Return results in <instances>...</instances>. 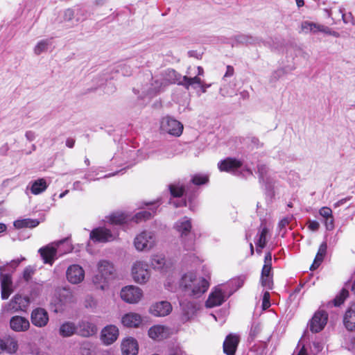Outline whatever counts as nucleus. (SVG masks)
I'll list each match as a JSON object with an SVG mask.
<instances>
[{
	"mask_svg": "<svg viewBox=\"0 0 355 355\" xmlns=\"http://www.w3.org/2000/svg\"><path fill=\"white\" fill-rule=\"evenodd\" d=\"M209 286V284L203 277H197L193 272H188L182 275L180 280V288L186 294L198 297L205 293Z\"/></svg>",
	"mask_w": 355,
	"mask_h": 355,
	"instance_id": "obj_1",
	"label": "nucleus"
},
{
	"mask_svg": "<svg viewBox=\"0 0 355 355\" xmlns=\"http://www.w3.org/2000/svg\"><path fill=\"white\" fill-rule=\"evenodd\" d=\"M114 275L115 268L111 261L106 259L99 260L96 263V271L92 277V283L96 288L104 291L108 288Z\"/></svg>",
	"mask_w": 355,
	"mask_h": 355,
	"instance_id": "obj_2",
	"label": "nucleus"
},
{
	"mask_svg": "<svg viewBox=\"0 0 355 355\" xmlns=\"http://www.w3.org/2000/svg\"><path fill=\"white\" fill-rule=\"evenodd\" d=\"M174 229L179 233L181 245L185 251H193L196 248V235L191 232V218L185 216L174 224Z\"/></svg>",
	"mask_w": 355,
	"mask_h": 355,
	"instance_id": "obj_3",
	"label": "nucleus"
},
{
	"mask_svg": "<svg viewBox=\"0 0 355 355\" xmlns=\"http://www.w3.org/2000/svg\"><path fill=\"white\" fill-rule=\"evenodd\" d=\"M72 250L71 245L67 239L55 241L41 248L39 252L44 261V263L52 265L57 259V253L61 254L69 252Z\"/></svg>",
	"mask_w": 355,
	"mask_h": 355,
	"instance_id": "obj_4",
	"label": "nucleus"
},
{
	"mask_svg": "<svg viewBox=\"0 0 355 355\" xmlns=\"http://www.w3.org/2000/svg\"><path fill=\"white\" fill-rule=\"evenodd\" d=\"M25 259L24 257L20 259L12 260L10 263H7L6 265L0 266V282H1V298L6 300L9 297L12 292V282L11 276L9 274L5 273L8 267L15 270L21 261Z\"/></svg>",
	"mask_w": 355,
	"mask_h": 355,
	"instance_id": "obj_5",
	"label": "nucleus"
},
{
	"mask_svg": "<svg viewBox=\"0 0 355 355\" xmlns=\"http://www.w3.org/2000/svg\"><path fill=\"white\" fill-rule=\"evenodd\" d=\"M155 234L152 231L144 230L136 235L134 239V246L137 251L147 252L156 245Z\"/></svg>",
	"mask_w": 355,
	"mask_h": 355,
	"instance_id": "obj_6",
	"label": "nucleus"
},
{
	"mask_svg": "<svg viewBox=\"0 0 355 355\" xmlns=\"http://www.w3.org/2000/svg\"><path fill=\"white\" fill-rule=\"evenodd\" d=\"M182 77L183 76L178 73L175 70L167 69L164 74H163L162 78L155 80L153 88L148 91V95L152 96L156 94L168 84L177 83L178 85H180L179 82L182 80Z\"/></svg>",
	"mask_w": 355,
	"mask_h": 355,
	"instance_id": "obj_7",
	"label": "nucleus"
},
{
	"mask_svg": "<svg viewBox=\"0 0 355 355\" xmlns=\"http://www.w3.org/2000/svg\"><path fill=\"white\" fill-rule=\"evenodd\" d=\"M131 275L136 283L139 284L147 283L150 278L148 263L143 261H135L132 266Z\"/></svg>",
	"mask_w": 355,
	"mask_h": 355,
	"instance_id": "obj_8",
	"label": "nucleus"
},
{
	"mask_svg": "<svg viewBox=\"0 0 355 355\" xmlns=\"http://www.w3.org/2000/svg\"><path fill=\"white\" fill-rule=\"evenodd\" d=\"M183 125L171 116H166L160 121V129L163 132L174 137H180L183 132Z\"/></svg>",
	"mask_w": 355,
	"mask_h": 355,
	"instance_id": "obj_9",
	"label": "nucleus"
},
{
	"mask_svg": "<svg viewBox=\"0 0 355 355\" xmlns=\"http://www.w3.org/2000/svg\"><path fill=\"white\" fill-rule=\"evenodd\" d=\"M120 297L128 304H137L143 297V291L136 286H126L121 288Z\"/></svg>",
	"mask_w": 355,
	"mask_h": 355,
	"instance_id": "obj_10",
	"label": "nucleus"
},
{
	"mask_svg": "<svg viewBox=\"0 0 355 355\" xmlns=\"http://www.w3.org/2000/svg\"><path fill=\"white\" fill-rule=\"evenodd\" d=\"M30 304V300L26 296L15 295L4 306L3 311L15 313L19 311H25Z\"/></svg>",
	"mask_w": 355,
	"mask_h": 355,
	"instance_id": "obj_11",
	"label": "nucleus"
},
{
	"mask_svg": "<svg viewBox=\"0 0 355 355\" xmlns=\"http://www.w3.org/2000/svg\"><path fill=\"white\" fill-rule=\"evenodd\" d=\"M98 331L97 325L91 317L82 319L77 324V334L85 338L95 335Z\"/></svg>",
	"mask_w": 355,
	"mask_h": 355,
	"instance_id": "obj_12",
	"label": "nucleus"
},
{
	"mask_svg": "<svg viewBox=\"0 0 355 355\" xmlns=\"http://www.w3.org/2000/svg\"><path fill=\"white\" fill-rule=\"evenodd\" d=\"M230 295L227 294L225 286L216 288L212 291L206 302V306L209 308L220 306Z\"/></svg>",
	"mask_w": 355,
	"mask_h": 355,
	"instance_id": "obj_13",
	"label": "nucleus"
},
{
	"mask_svg": "<svg viewBox=\"0 0 355 355\" xmlns=\"http://www.w3.org/2000/svg\"><path fill=\"white\" fill-rule=\"evenodd\" d=\"M119 336V328L113 324L105 326L101 331L100 338L105 345L113 344Z\"/></svg>",
	"mask_w": 355,
	"mask_h": 355,
	"instance_id": "obj_14",
	"label": "nucleus"
},
{
	"mask_svg": "<svg viewBox=\"0 0 355 355\" xmlns=\"http://www.w3.org/2000/svg\"><path fill=\"white\" fill-rule=\"evenodd\" d=\"M327 320L328 314L326 311L322 310L316 311L310 322V330L314 333L320 332L324 329Z\"/></svg>",
	"mask_w": 355,
	"mask_h": 355,
	"instance_id": "obj_15",
	"label": "nucleus"
},
{
	"mask_svg": "<svg viewBox=\"0 0 355 355\" xmlns=\"http://www.w3.org/2000/svg\"><path fill=\"white\" fill-rule=\"evenodd\" d=\"M116 235L112 234L108 229L98 227L93 230L89 234V238L94 242H108L116 239Z\"/></svg>",
	"mask_w": 355,
	"mask_h": 355,
	"instance_id": "obj_16",
	"label": "nucleus"
},
{
	"mask_svg": "<svg viewBox=\"0 0 355 355\" xmlns=\"http://www.w3.org/2000/svg\"><path fill=\"white\" fill-rule=\"evenodd\" d=\"M66 276L70 283L77 284L83 281L85 278V270L80 266L73 264L68 267Z\"/></svg>",
	"mask_w": 355,
	"mask_h": 355,
	"instance_id": "obj_17",
	"label": "nucleus"
},
{
	"mask_svg": "<svg viewBox=\"0 0 355 355\" xmlns=\"http://www.w3.org/2000/svg\"><path fill=\"white\" fill-rule=\"evenodd\" d=\"M148 311L155 317H164L172 311V306L168 301L157 302L151 304Z\"/></svg>",
	"mask_w": 355,
	"mask_h": 355,
	"instance_id": "obj_18",
	"label": "nucleus"
},
{
	"mask_svg": "<svg viewBox=\"0 0 355 355\" xmlns=\"http://www.w3.org/2000/svg\"><path fill=\"white\" fill-rule=\"evenodd\" d=\"M73 300V295L70 290L66 288H58L55 291L53 303L60 309L62 305L69 303Z\"/></svg>",
	"mask_w": 355,
	"mask_h": 355,
	"instance_id": "obj_19",
	"label": "nucleus"
},
{
	"mask_svg": "<svg viewBox=\"0 0 355 355\" xmlns=\"http://www.w3.org/2000/svg\"><path fill=\"white\" fill-rule=\"evenodd\" d=\"M122 355H137L139 345L137 340L132 337L123 338L121 343Z\"/></svg>",
	"mask_w": 355,
	"mask_h": 355,
	"instance_id": "obj_20",
	"label": "nucleus"
},
{
	"mask_svg": "<svg viewBox=\"0 0 355 355\" xmlns=\"http://www.w3.org/2000/svg\"><path fill=\"white\" fill-rule=\"evenodd\" d=\"M171 334V329L164 325L157 324L151 327L148 332V336L155 340L167 338Z\"/></svg>",
	"mask_w": 355,
	"mask_h": 355,
	"instance_id": "obj_21",
	"label": "nucleus"
},
{
	"mask_svg": "<svg viewBox=\"0 0 355 355\" xmlns=\"http://www.w3.org/2000/svg\"><path fill=\"white\" fill-rule=\"evenodd\" d=\"M31 322L33 325L38 327H45L49 322V315L46 311L42 308H37L32 311Z\"/></svg>",
	"mask_w": 355,
	"mask_h": 355,
	"instance_id": "obj_22",
	"label": "nucleus"
},
{
	"mask_svg": "<svg viewBox=\"0 0 355 355\" xmlns=\"http://www.w3.org/2000/svg\"><path fill=\"white\" fill-rule=\"evenodd\" d=\"M242 166V163L236 159L227 158L218 164L220 171L236 173Z\"/></svg>",
	"mask_w": 355,
	"mask_h": 355,
	"instance_id": "obj_23",
	"label": "nucleus"
},
{
	"mask_svg": "<svg viewBox=\"0 0 355 355\" xmlns=\"http://www.w3.org/2000/svg\"><path fill=\"white\" fill-rule=\"evenodd\" d=\"M146 205L149 206L148 211H141L135 214L130 220H134L135 223H140L144 220L150 219L154 214L159 207V204L157 202H147Z\"/></svg>",
	"mask_w": 355,
	"mask_h": 355,
	"instance_id": "obj_24",
	"label": "nucleus"
},
{
	"mask_svg": "<svg viewBox=\"0 0 355 355\" xmlns=\"http://www.w3.org/2000/svg\"><path fill=\"white\" fill-rule=\"evenodd\" d=\"M180 304L182 311V320L184 321H188L193 318L198 309V304L193 302L180 301Z\"/></svg>",
	"mask_w": 355,
	"mask_h": 355,
	"instance_id": "obj_25",
	"label": "nucleus"
},
{
	"mask_svg": "<svg viewBox=\"0 0 355 355\" xmlns=\"http://www.w3.org/2000/svg\"><path fill=\"white\" fill-rule=\"evenodd\" d=\"M18 349L17 340L10 336L0 338V354L6 352L10 354H15Z\"/></svg>",
	"mask_w": 355,
	"mask_h": 355,
	"instance_id": "obj_26",
	"label": "nucleus"
},
{
	"mask_svg": "<svg viewBox=\"0 0 355 355\" xmlns=\"http://www.w3.org/2000/svg\"><path fill=\"white\" fill-rule=\"evenodd\" d=\"M142 322V317L140 314L130 312L121 318V323L126 327H139Z\"/></svg>",
	"mask_w": 355,
	"mask_h": 355,
	"instance_id": "obj_27",
	"label": "nucleus"
},
{
	"mask_svg": "<svg viewBox=\"0 0 355 355\" xmlns=\"http://www.w3.org/2000/svg\"><path fill=\"white\" fill-rule=\"evenodd\" d=\"M10 328L17 332L26 331L30 327L29 321L22 316H14L10 320Z\"/></svg>",
	"mask_w": 355,
	"mask_h": 355,
	"instance_id": "obj_28",
	"label": "nucleus"
},
{
	"mask_svg": "<svg viewBox=\"0 0 355 355\" xmlns=\"http://www.w3.org/2000/svg\"><path fill=\"white\" fill-rule=\"evenodd\" d=\"M343 324L348 331H355V302L352 304L345 311Z\"/></svg>",
	"mask_w": 355,
	"mask_h": 355,
	"instance_id": "obj_29",
	"label": "nucleus"
},
{
	"mask_svg": "<svg viewBox=\"0 0 355 355\" xmlns=\"http://www.w3.org/2000/svg\"><path fill=\"white\" fill-rule=\"evenodd\" d=\"M239 338L236 334L228 335L223 343V351L227 355H234Z\"/></svg>",
	"mask_w": 355,
	"mask_h": 355,
	"instance_id": "obj_30",
	"label": "nucleus"
},
{
	"mask_svg": "<svg viewBox=\"0 0 355 355\" xmlns=\"http://www.w3.org/2000/svg\"><path fill=\"white\" fill-rule=\"evenodd\" d=\"M49 186L46 179L39 178L29 182L27 189H30L33 195H39L45 191Z\"/></svg>",
	"mask_w": 355,
	"mask_h": 355,
	"instance_id": "obj_31",
	"label": "nucleus"
},
{
	"mask_svg": "<svg viewBox=\"0 0 355 355\" xmlns=\"http://www.w3.org/2000/svg\"><path fill=\"white\" fill-rule=\"evenodd\" d=\"M320 24L311 21H302L300 27V33L303 34H317L319 33Z\"/></svg>",
	"mask_w": 355,
	"mask_h": 355,
	"instance_id": "obj_32",
	"label": "nucleus"
},
{
	"mask_svg": "<svg viewBox=\"0 0 355 355\" xmlns=\"http://www.w3.org/2000/svg\"><path fill=\"white\" fill-rule=\"evenodd\" d=\"M202 82L203 80L201 78L198 76H194L193 77L184 76L182 77V80L179 83H180V85H182L186 89H189V87L196 89L197 86L200 87V85L202 84Z\"/></svg>",
	"mask_w": 355,
	"mask_h": 355,
	"instance_id": "obj_33",
	"label": "nucleus"
},
{
	"mask_svg": "<svg viewBox=\"0 0 355 355\" xmlns=\"http://www.w3.org/2000/svg\"><path fill=\"white\" fill-rule=\"evenodd\" d=\"M40 223V221L37 219L24 218L16 220L14 221L13 225L17 229L34 228L36 227Z\"/></svg>",
	"mask_w": 355,
	"mask_h": 355,
	"instance_id": "obj_34",
	"label": "nucleus"
},
{
	"mask_svg": "<svg viewBox=\"0 0 355 355\" xmlns=\"http://www.w3.org/2000/svg\"><path fill=\"white\" fill-rule=\"evenodd\" d=\"M245 280V275H241L230 280L227 284L224 286L225 289L227 287L231 288V291L229 292L228 295H232L234 292L242 287Z\"/></svg>",
	"mask_w": 355,
	"mask_h": 355,
	"instance_id": "obj_35",
	"label": "nucleus"
},
{
	"mask_svg": "<svg viewBox=\"0 0 355 355\" xmlns=\"http://www.w3.org/2000/svg\"><path fill=\"white\" fill-rule=\"evenodd\" d=\"M59 333L62 337H69L74 334H77V325L71 322H66L60 326Z\"/></svg>",
	"mask_w": 355,
	"mask_h": 355,
	"instance_id": "obj_36",
	"label": "nucleus"
},
{
	"mask_svg": "<svg viewBox=\"0 0 355 355\" xmlns=\"http://www.w3.org/2000/svg\"><path fill=\"white\" fill-rule=\"evenodd\" d=\"M268 230L267 227H261L255 239L257 252L259 254L261 252V249H263L266 244V235L268 234Z\"/></svg>",
	"mask_w": 355,
	"mask_h": 355,
	"instance_id": "obj_37",
	"label": "nucleus"
},
{
	"mask_svg": "<svg viewBox=\"0 0 355 355\" xmlns=\"http://www.w3.org/2000/svg\"><path fill=\"white\" fill-rule=\"evenodd\" d=\"M177 273L175 272L169 274L164 282V287L172 292L177 291L180 288V282H178Z\"/></svg>",
	"mask_w": 355,
	"mask_h": 355,
	"instance_id": "obj_38",
	"label": "nucleus"
},
{
	"mask_svg": "<svg viewBox=\"0 0 355 355\" xmlns=\"http://www.w3.org/2000/svg\"><path fill=\"white\" fill-rule=\"evenodd\" d=\"M130 220V216L123 212H115L109 216V222L113 225H121Z\"/></svg>",
	"mask_w": 355,
	"mask_h": 355,
	"instance_id": "obj_39",
	"label": "nucleus"
},
{
	"mask_svg": "<svg viewBox=\"0 0 355 355\" xmlns=\"http://www.w3.org/2000/svg\"><path fill=\"white\" fill-rule=\"evenodd\" d=\"M327 245L326 242H323L319 247L318 253L315 257L314 261L311 266V270L316 269L322 262L326 254Z\"/></svg>",
	"mask_w": 355,
	"mask_h": 355,
	"instance_id": "obj_40",
	"label": "nucleus"
},
{
	"mask_svg": "<svg viewBox=\"0 0 355 355\" xmlns=\"http://www.w3.org/2000/svg\"><path fill=\"white\" fill-rule=\"evenodd\" d=\"M261 276H272V254L268 252L264 257V264L262 268Z\"/></svg>",
	"mask_w": 355,
	"mask_h": 355,
	"instance_id": "obj_41",
	"label": "nucleus"
},
{
	"mask_svg": "<svg viewBox=\"0 0 355 355\" xmlns=\"http://www.w3.org/2000/svg\"><path fill=\"white\" fill-rule=\"evenodd\" d=\"M165 263V257L163 254H154L151 257L150 266L155 270H162Z\"/></svg>",
	"mask_w": 355,
	"mask_h": 355,
	"instance_id": "obj_42",
	"label": "nucleus"
},
{
	"mask_svg": "<svg viewBox=\"0 0 355 355\" xmlns=\"http://www.w3.org/2000/svg\"><path fill=\"white\" fill-rule=\"evenodd\" d=\"M75 13L74 8L65 9L61 13V22H70L72 25H74Z\"/></svg>",
	"mask_w": 355,
	"mask_h": 355,
	"instance_id": "obj_43",
	"label": "nucleus"
},
{
	"mask_svg": "<svg viewBox=\"0 0 355 355\" xmlns=\"http://www.w3.org/2000/svg\"><path fill=\"white\" fill-rule=\"evenodd\" d=\"M51 44L50 40H42L37 42L34 48V52L37 55H40L42 53L46 51Z\"/></svg>",
	"mask_w": 355,
	"mask_h": 355,
	"instance_id": "obj_44",
	"label": "nucleus"
},
{
	"mask_svg": "<svg viewBox=\"0 0 355 355\" xmlns=\"http://www.w3.org/2000/svg\"><path fill=\"white\" fill-rule=\"evenodd\" d=\"M75 10V22L78 23L85 20L87 17V11L83 8H76Z\"/></svg>",
	"mask_w": 355,
	"mask_h": 355,
	"instance_id": "obj_45",
	"label": "nucleus"
},
{
	"mask_svg": "<svg viewBox=\"0 0 355 355\" xmlns=\"http://www.w3.org/2000/svg\"><path fill=\"white\" fill-rule=\"evenodd\" d=\"M349 292L346 289H343L339 295H338L334 300V304L336 306H338L342 304L348 297Z\"/></svg>",
	"mask_w": 355,
	"mask_h": 355,
	"instance_id": "obj_46",
	"label": "nucleus"
},
{
	"mask_svg": "<svg viewBox=\"0 0 355 355\" xmlns=\"http://www.w3.org/2000/svg\"><path fill=\"white\" fill-rule=\"evenodd\" d=\"M191 181L196 185L204 184L209 181V176L205 174H196L193 176Z\"/></svg>",
	"mask_w": 355,
	"mask_h": 355,
	"instance_id": "obj_47",
	"label": "nucleus"
},
{
	"mask_svg": "<svg viewBox=\"0 0 355 355\" xmlns=\"http://www.w3.org/2000/svg\"><path fill=\"white\" fill-rule=\"evenodd\" d=\"M170 191L172 196L180 197L184 193V189L182 185L171 184L170 186Z\"/></svg>",
	"mask_w": 355,
	"mask_h": 355,
	"instance_id": "obj_48",
	"label": "nucleus"
},
{
	"mask_svg": "<svg viewBox=\"0 0 355 355\" xmlns=\"http://www.w3.org/2000/svg\"><path fill=\"white\" fill-rule=\"evenodd\" d=\"M261 284L266 289L270 290L272 288L273 282L272 276H261Z\"/></svg>",
	"mask_w": 355,
	"mask_h": 355,
	"instance_id": "obj_49",
	"label": "nucleus"
},
{
	"mask_svg": "<svg viewBox=\"0 0 355 355\" xmlns=\"http://www.w3.org/2000/svg\"><path fill=\"white\" fill-rule=\"evenodd\" d=\"M319 33H322L326 35H332L336 37H338L340 36L338 32L333 31L331 28L322 24H320Z\"/></svg>",
	"mask_w": 355,
	"mask_h": 355,
	"instance_id": "obj_50",
	"label": "nucleus"
},
{
	"mask_svg": "<svg viewBox=\"0 0 355 355\" xmlns=\"http://www.w3.org/2000/svg\"><path fill=\"white\" fill-rule=\"evenodd\" d=\"M319 214L324 218H328L333 216L332 210L327 207H323L319 210Z\"/></svg>",
	"mask_w": 355,
	"mask_h": 355,
	"instance_id": "obj_51",
	"label": "nucleus"
},
{
	"mask_svg": "<svg viewBox=\"0 0 355 355\" xmlns=\"http://www.w3.org/2000/svg\"><path fill=\"white\" fill-rule=\"evenodd\" d=\"M270 293L268 291H266L263 293V299H262V309L263 310H266L268 309L270 306Z\"/></svg>",
	"mask_w": 355,
	"mask_h": 355,
	"instance_id": "obj_52",
	"label": "nucleus"
},
{
	"mask_svg": "<svg viewBox=\"0 0 355 355\" xmlns=\"http://www.w3.org/2000/svg\"><path fill=\"white\" fill-rule=\"evenodd\" d=\"M34 272L35 270L31 266H28L26 267L23 272V278L26 282L29 281L31 279L33 275L34 274Z\"/></svg>",
	"mask_w": 355,
	"mask_h": 355,
	"instance_id": "obj_53",
	"label": "nucleus"
},
{
	"mask_svg": "<svg viewBox=\"0 0 355 355\" xmlns=\"http://www.w3.org/2000/svg\"><path fill=\"white\" fill-rule=\"evenodd\" d=\"M324 223L327 230H329V231L332 230L334 228V216L324 219Z\"/></svg>",
	"mask_w": 355,
	"mask_h": 355,
	"instance_id": "obj_54",
	"label": "nucleus"
},
{
	"mask_svg": "<svg viewBox=\"0 0 355 355\" xmlns=\"http://www.w3.org/2000/svg\"><path fill=\"white\" fill-rule=\"evenodd\" d=\"M97 305L96 301L92 297H87L85 300V306L87 308L94 309Z\"/></svg>",
	"mask_w": 355,
	"mask_h": 355,
	"instance_id": "obj_55",
	"label": "nucleus"
},
{
	"mask_svg": "<svg viewBox=\"0 0 355 355\" xmlns=\"http://www.w3.org/2000/svg\"><path fill=\"white\" fill-rule=\"evenodd\" d=\"M320 227V224L316 220H309L308 228L311 231H317Z\"/></svg>",
	"mask_w": 355,
	"mask_h": 355,
	"instance_id": "obj_56",
	"label": "nucleus"
},
{
	"mask_svg": "<svg viewBox=\"0 0 355 355\" xmlns=\"http://www.w3.org/2000/svg\"><path fill=\"white\" fill-rule=\"evenodd\" d=\"M258 172L259 173L260 180H264V175L267 172V168L264 165H259L258 166Z\"/></svg>",
	"mask_w": 355,
	"mask_h": 355,
	"instance_id": "obj_57",
	"label": "nucleus"
},
{
	"mask_svg": "<svg viewBox=\"0 0 355 355\" xmlns=\"http://www.w3.org/2000/svg\"><path fill=\"white\" fill-rule=\"evenodd\" d=\"M352 199L351 196H347L346 198H342L339 200L338 202L334 203V207L335 208L339 207L343 205H345L347 202L349 201Z\"/></svg>",
	"mask_w": 355,
	"mask_h": 355,
	"instance_id": "obj_58",
	"label": "nucleus"
},
{
	"mask_svg": "<svg viewBox=\"0 0 355 355\" xmlns=\"http://www.w3.org/2000/svg\"><path fill=\"white\" fill-rule=\"evenodd\" d=\"M234 72V68L232 66H227L224 77H231Z\"/></svg>",
	"mask_w": 355,
	"mask_h": 355,
	"instance_id": "obj_59",
	"label": "nucleus"
},
{
	"mask_svg": "<svg viewBox=\"0 0 355 355\" xmlns=\"http://www.w3.org/2000/svg\"><path fill=\"white\" fill-rule=\"evenodd\" d=\"M26 137L29 141H33L35 139V134L32 131H28L26 133Z\"/></svg>",
	"mask_w": 355,
	"mask_h": 355,
	"instance_id": "obj_60",
	"label": "nucleus"
},
{
	"mask_svg": "<svg viewBox=\"0 0 355 355\" xmlns=\"http://www.w3.org/2000/svg\"><path fill=\"white\" fill-rule=\"evenodd\" d=\"M288 224V220L287 218H283L278 224L279 229L284 228Z\"/></svg>",
	"mask_w": 355,
	"mask_h": 355,
	"instance_id": "obj_61",
	"label": "nucleus"
},
{
	"mask_svg": "<svg viewBox=\"0 0 355 355\" xmlns=\"http://www.w3.org/2000/svg\"><path fill=\"white\" fill-rule=\"evenodd\" d=\"M211 86V84H207L204 81L202 82V84L200 85V89L201 93H205L207 92V89L209 88Z\"/></svg>",
	"mask_w": 355,
	"mask_h": 355,
	"instance_id": "obj_62",
	"label": "nucleus"
},
{
	"mask_svg": "<svg viewBox=\"0 0 355 355\" xmlns=\"http://www.w3.org/2000/svg\"><path fill=\"white\" fill-rule=\"evenodd\" d=\"M170 203L173 204L175 207L186 205V202L183 200H181L180 202H178L177 200H171Z\"/></svg>",
	"mask_w": 355,
	"mask_h": 355,
	"instance_id": "obj_63",
	"label": "nucleus"
},
{
	"mask_svg": "<svg viewBox=\"0 0 355 355\" xmlns=\"http://www.w3.org/2000/svg\"><path fill=\"white\" fill-rule=\"evenodd\" d=\"M197 72L194 73L195 76H198V77L203 76H204V69L202 67H198L196 68Z\"/></svg>",
	"mask_w": 355,
	"mask_h": 355,
	"instance_id": "obj_64",
	"label": "nucleus"
}]
</instances>
